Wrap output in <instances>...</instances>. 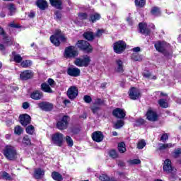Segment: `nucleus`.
<instances>
[{
	"label": "nucleus",
	"instance_id": "nucleus-1",
	"mask_svg": "<svg viewBox=\"0 0 181 181\" xmlns=\"http://www.w3.org/2000/svg\"><path fill=\"white\" fill-rule=\"evenodd\" d=\"M76 46L81 52L86 53V54H90L93 53L94 48L93 45L88 42V41L84 40H79L76 42Z\"/></svg>",
	"mask_w": 181,
	"mask_h": 181
},
{
	"label": "nucleus",
	"instance_id": "nucleus-2",
	"mask_svg": "<svg viewBox=\"0 0 181 181\" xmlns=\"http://www.w3.org/2000/svg\"><path fill=\"white\" fill-rule=\"evenodd\" d=\"M154 47L157 52L162 53L165 57H169L170 56V53L166 49V47H168V42L165 41H157L154 44Z\"/></svg>",
	"mask_w": 181,
	"mask_h": 181
},
{
	"label": "nucleus",
	"instance_id": "nucleus-3",
	"mask_svg": "<svg viewBox=\"0 0 181 181\" xmlns=\"http://www.w3.org/2000/svg\"><path fill=\"white\" fill-rule=\"evenodd\" d=\"M3 153L5 158L8 160H15L16 156H18V151H16L15 147L12 146H6Z\"/></svg>",
	"mask_w": 181,
	"mask_h": 181
},
{
	"label": "nucleus",
	"instance_id": "nucleus-4",
	"mask_svg": "<svg viewBox=\"0 0 181 181\" xmlns=\"http://www.w3.org/2000/svg\"><path fill=\"white\" fill-rule=\"evenodd\" d=\"M127 50V42L122 40H119L113 43V52L116 54H122Z\"/></svg>",
	"mask_w": 181,
	"mask_h": 181
},
{
	"label": "nucleus",
	"instance_id": "nucleus-5",
	"mask_svg": "<svg viewBox=\"0 0 181 181\" xmlns=\"http://www.w3.org/2000/svg\"><path fill=\"white\" fill-rule=\"evenodd\" d=\"M76 47L70 45L66 47L64 52L65 59H76L78 56V50L75 49Z\"/></svg>",
	"mask_w": 181,
	"mask_h": 181
},
{
	"label": "nucleus",
	"instance_id": "nucleus-6",
	"mask_svg": "<svg viewBox=\"0 0 181 181\" xmlns=\"http://www.w3.org/2000/svg\"><path fill=\"white\" fill-rule=\"evenodd\" d=\"M51 141L56 146L62 148L63 143L64 142V135L60 132H56L51 136Z\"/></svg>",
	"mask_w": 181,
	"mask_h": 181
},
{
	"label": "nucleus",
	"instance_id": "nucleus-7",
	"mask_svg": "<svg viewBox=\"0 0 181 181\" xmlns=\"http://www.w3.org/2000/svg\"><path fill=\"white\" fill-rule=\"evenodd\" d=\"M69 121H70V117L69 115H64L61 119L57 121L56 128L59 131H64L69 128Z\"/></svg>",
	"mask_w": 181,
	"mask_h": 181
},
{
	"label": "nucleus",
	"instance_id": "nucleus-8",
	"mask_svg": "<svg viewBox=\"0 0 181 181\" xmlns=\"http://www.w3.org/2000/svg\"><path fill=\"white\" fill-rule=\"evenodd\" d=\"M74 63L78 67H88L91 58L88 55H83V58H76Z\"/></svg>",
	"mask_w": 181,
	"mask_h": 181
},
{
	"label": "nucleus",
	"instance_id": "nucleus-9",
	"mask_svg": "<svg viewBox=\"0 0 181 181\" xmlns=\"http://www.w3.org/2000/svg\"><path fill=\"white\" fill-rule=\"evenodd\" d=\"M128 94L130 100H139V98L142 97L141 90H139V89L136 88V87H132L129 90Z\"/></svg>",
	"mask_w": 181,
	"mask_h": 181
},
{
	"label": "nucleus",
	"instance_id": "nucleus-10",
	"mask_svg": "<svg viewBox=\"0 0 181 181\" xmlns=\"http://www.w3.org/2000/svg\"><path fill=\"white\" fill-rule=\"evenodd\" d=\"M112 114L115 118L117 119H124L127 117V112L125 110L119 107L114 109L112 112Z\"/></svg>",
	"mask_w": 181,
	"mask_h": 181
},
{
	"label": "nucleus",
	"instance_id": "nucleus-11",
	"mask_svg": "<svg viewBox=\"0 0 181 181\" xmlns=\"http://www.w3.org/2000/svg\"><path fill=\"white\" fill-rule=\"evenodd\" d=\"M146 119L148 121H151L152 122H156L159 119V115L158 113L152 110V108H148L146 114Z\"/></svg>",
	"mask_w": 181,
	"mask_h": 181
},
{
	"label": "nucleus",
	"instance_id": "nucleus-12",
	"mask_svg": "<svg viewBox=\"0 0 181 181\" xmlns=\"http://www.w3.org/2000/svg\"><path fill=\"white\" fill-rule=\"evenodd\" d=\"M35 76V72L32 70H24L20 74V78L23 81H28L32 80Z\"/></svg>",
	"mask_w": 181,
	"mask_h": 181
},
{
	"label": "nucleus",
	"instance_id": "nucleus-13",
	"mask_svg": "<svg viewBox=\"0 0 181 181\" xmlns=\"http://www.w3.org/2000/svg\"><path fill=\"white\" fill-rule=\"evenodd\" d=\"M66 95L69 100L73 101L78 95V89L76 86H71L66 91Z\"/></svg>",
	"mask_w": 181,
	"mask_h": 181
},
{
	"label": "nucleus",
	"instance_id": "nucleus-14",
	"mask_svg": "<svg viewBox=\"0 0 181 181\" xmlns=\"http://www.w3.org/2000/svg\"><path fill=\"white\" fill-rule=\"evenodd\" d=\"M20 124L23 127H28L30 122H32V117L28 114H22L19 116Z\"/></svg>",
	"mask_w": 181,
	"mask_h": 181
},
{
	"label": "nucleus",
	"instance_id": "nucleus-15",
	"mask_svg": "<svg viewBox=\"0 0 181 181\" xmlns=\"http://www.w3.org/2000/svg\"><path fill=\"white\" fill-rule=\"evenodd\" d=\"M139 33H141V35H145V36H149L152 31L151 30V28H148V25H146V23H139Z\"/></svg>",
	"mask_w": 181,
	"mask_h": 181
},
{
	"label": "nucleus",
	"instance_id": "nucleus-16",
	"mask_svg": "<svg viewBox=\"0 0 181 181\" xmlns=\"http://www.w3.org/2000/svg\"><path fill=\"white\" fill-rule=\"evenodd\" d=\"M91 138L94 142H103L104 141V134L101 131H95L92 133Z\"/></svg>",
	"mask_w": 181,
	"mask_h": 181
},
{
	"label": "nucleus",
	"instance_id": "nucleus-17",
	"mask_svg": "<svg viewBox=\"0 0 181 181\" xmlns=\"http://www.w3.org/2000/svg\"><path fill=\"white\" fill-rule=\"evenodd\" d=\"M38 107L42 110V111H46L47 112L52 111L54 108L53 103L49 102H41L38 103Z\"/></svg>",
	"mask_w": 181,
	"mask_h": 181
},
{
	"label": "nucleus",
	"instance_id": "nucleus-18",
	"mask_svg": "<svg viewBox=\"0 0 181 181\" xmlns=\"http://www.w3.org/2000/svg\"><path fill=\"white\" fill-rule=\"evenodd\" d=\"M163 169L164 172H166L167 173H172V171L175 168L172 166V160H170V159L167 158L165 160Z\"/></svg>",
	"mask_w": 181,
	"mask_h": 181
},
{
	"label": "nucleus",
	"instance_id": "nucleus-19",
	"mask_svg": "<svg viewBox=\"0 0 181 181\" xmlns=\"http://www.w3.org/2000/svg\"><path fill=\"white\" fill-rule=\"evenodd\" d=\"M30 97L35 101H39V100H42L44 97L43 92L40 90H35L30 93Z\"/></svg>",
	"mask_w": 181,
	"mask_h": 181
},
{
	"label": "nucleus",
	"instance_id": "nucleus-20",
	"mask_svg": "<svg viewBox=\"0 0 181 181\" xmlns=\"http://www.w3.org/2000/svg\"><path fill=\"white\" fill-rule=\"evenodd\" d=\"M66 73L71 77H78L80 76V69L77 67H69Z\"/></svg>",
	"mask_w": 181,
	"mask_h": 181
},
{
	"label": "nucleus",
	"instance_id": "nucleus-21",
	"mask_svg": "<svg viewBox=\"0 0 181 181\" xmlns=\"http://www.w3.org/2000/svg\"><path fill=\"white\" fill-rule=\"evenodd\" d=\"M51 6L62 11L63 9V1L62 0H49Z\"/></svg>",
	"mask_w": 181,
	"mask_h": 181
},
{
	"label": "nucleus",
	"instance_id": "nucleus-22",
	"mask_svg": "<svg viewBox=\"0 0 181 181\" xmlns=\"http://www.w3.org/2000/svg\"><path fill=\"white\" fill-rule=\"evenodd\" d=\"M83 37L88 42H93L95 39V35L93 31H86L83 34Z\"/></svg>",
	"mask_w": 181,
	"mask_h": 181
},
{
	"label": "nucleus",
	"instance_id": "nucleus-23",
	"mask_svg": "<svg viewBox=\"0 0 181 181\" xmlns=\"http://www.w3.org/2000/svg\"><path fill=\"white\" fill-rule=\"evenodd\" d=\"M35 4L40 11H45L49 7L46 0H37Z\"/></svg>",
	"mask_w": 181,
	"mask_h": 181
},
{
	"label": "nucleus",
	"instance_id": "nucleus-24",
	"mask_svg": "<svg viewBox=\"0 0 181 181\" xmlns=\"http://www.w3.org/2000/svg\"><path fill=\"white\" fill-rule=\"evenodd\" d=\"M34 177L35 179L40 180L43 179V176H45V171L42 170V168H35L34 170Z\"/></svg>",
	"mask_w": 181,
	"mask_h": 181
},
{
	"label": "nucleus",
	"instance_id": "nucleus-25",
	"mask_svg": "<svg viewBox=\"0 0 181 181\" xmlns=\"http://www.w3.org/2000/svg\"><path fill=\"white\" fill-rule=\"evenodd\" d=\"M116 73H124L125 69H124V62L121 59H116Z\"/></svg>",
	"mask_w": 181,
	"mask_h": 181
},
{
	"label": "nucleus",
	"instance_id": "nucleus-26",
	"mask_svg": "<svg viewBox=\"0 0 181 181\" xmlns=\"http://www.w3.org/2000/svg\"><path fill=\"white\" fill-rule=\"evenodd\" d=\"M100 19H101V14H100L98 13H93L90 14L88 21L91 23H95V22H97V21H100Z\"/></svg>",
	"mask_w": 181,
	"mask_h": 181
},
{
	"label": "nucleus",
	"instance_id": "nucleus-27",
	"mask_svg": "<svg viewBox=\"0 0 181 181\" xmlns=\"http://www.w3.org/2000/svg\"><path fill=\"white\" fill-rule=\"evenodd\" d=\"M49 40L51 43H52V45H54V46H55L56 47H59V46H60L62 43L60 42V40L59 39V37H56V35H51L49 37Z\"/></svg>",
	"mask_w": 181,
	"mask_h": 181
},
{
	"label": "nucleus",
	"instance_id": "nucleus-28",
	"mask_svg": "<svg viewBox=\"0 0 181 181\" xmlns=\"http://www.w3.org/2000/svg\"><path fill=\"white\" fill-rule=\"evenodd\" d=\"M51 177L53 179V180H55V181L63 180V175H62V174H60V173L57 171H53L51 174Z\"/></svg>",
	"mask_w": 181,
	"mask_h": 181
},
{
	"label": "nucleus",
	"instance_id": "nucleus-29",
	"mask_svg": "<svg viewBox=\"0 0 181 181\" xmlns=\"http://www.w3.org/2000/svg\"><path fill=\"white\" fill-rule=\"evenodd\" d=\"M7 9L9 11L8 15L10 16H13L15 12H16V6L13 4V3H10L7 4Z\"/></svg>",
	"mask_w": 181,
	"mask_h": 181
},
{
	"label": "nucleus",
	"instance_id": "nucleus-30",
	"mask_svg": "<svg viewBox=\"0 0 181 181\" xmlns=\"http://www.w3.org/2000/svg\"><path fill=\"white\" fill-rule=\"evenodd\" d=\"M41 90L42 91H44V93H53V90H52V88H50V86L46 83H42L41 84Z\"/></svg>",
	"mask_w": 181,
	"mask_h": 181
},
{
	"label": "nucleus",
	"instance_id": "nucleus-31",
	"mask_svg": "<svg viewBox=\"0 0 181 181\" xmlns=\"http://www.w3.org/2000/svg\"><path fill=\"white\" fill-rule=\"evenodd\" d=\"M22 144L25 146H32V140L30 139L28 135H25L23 137Z\"/></svg>",
	"mask_w": 181,
	"mask_h": 181
},
{
	"label": "nucleus",
	"instance_id": "nucleus-32",
	"mask_svg": "<svg viewBox=\"0 0 181 181\" xmlns=\"http://www.w3.org/2000/svg\"><path fill=\"white\" fill-rule=\"evenodd\" d=\"M150 13L153 16H160V8L158 6H153L151 8Z\"/></svg>",
	"mask_w": 181,
	"mask_h": 181
},
{
	"label": "nucleus",
	"instance_id": "nucleus-33",
	"mask_svg": "<svg viewBox=\"0 0 181 181\" xmlns=\"http://www.w3.org/2000/svg\"><path fill=\"white\" fill-rule=\"evenodd\" d=\"M117 148L120 153H125L127 151V147L125 146V143L124 141L118 144Z\"/></svg>",
	"mask_w": 181,
	"mask_h": 181
},
{
	"label": "nucleus",
	"instance_id": "nucleus-34",
	"mask_svg": "<svg viewBox=\"0 0 181 181\" xmlns=\"http://www.w3.org/2000/svg\"><path fill=\"white\" fill-rule=\"evenodd\" d=\"M81 131V128L78 126H72L70 128V132L73 134V135H78Z\"/></svg>",
	"mask_w": 181,
	"mask_h": 181
},
{
	"label": "nucleus",
	"instance_id": "nucleus-35",
	"mask_svg": "<svg viewBox=\"0 0 181 181\" xmlns=\"http://www.w3.org/2000/svg\"><path fill=\"white\" fill-rule=\"evenodd\" d=\"M108 155L112 159H117L119 158V155L118 154V152H117V150L115 149H111L108 151Z\"/></svg>",
	"mask_w": 181,
	"mask_h": 181
},
{
	"label": "nucleus",
	"instance_id": "nucleus-36",
	"mask_svg": "<svg viewBox=\"0 0 181 181\" xmlns=\"http://www.w3.org/2000/svg\"><path fill=\"white\" fill-rule=\"evenodd\" d=\"M21 66L23 67V69H28L32 66V61L25 59L21 63Z\"/></svg>",
	"mask_w": 181,
	"mask_h": 181
},
{
	"label": "nucleus",
	"instance_id": "nucleus-37",
	"mask_svg": "<svg viewBox=\"0 0 181 181\" xmlns=\"http://www.w3.org/2000/svg\"><path fill=\"white\" fill-rule=\"evenodd\" d=\"M158 105L161 108H168L169 107V103L166 102L165 99H160L158 100Z\"/></svg>",
	"mask_w": 181,
	"mask_h": 181
},
{
	"label": "nucleus",
	"instance_id": "nucleus-38",
	"mask_svg": "<svg viewBox=\"0 0 181 181\" xmlns=\"http://www.w3.org/2000/svg\"><path fill=\"white\" fill-rule=\"evenodd\" d=\"M125 125V122L122 119L117 120L116 123L115 124V129H119V128H122Z\"/></svg>",
	"mask_w": 181,
	"mask_h": 181
},
{
	"label": "nucleus",
	"instance_id": "nucleus-39",
	"mask_svg": "<svg viewBox=\"0 0 181 181\" xmlns=\"http://www.w3.org/2000/svg\"><path fill=\"white\" fill-rule=\"evenodd\" d=\"M135 6L138 8H144L146 4V0H135Z\"/></svg>",
	"mask_w": 181,
	"mask_h": 181
},
{
	"label": "nucleus",
	"instance_id": "nucleus-40",
	"mask_svg": "<svg viewBox=\"0 0 181 181\" xmlns=\"http://www.w3.org/2000/svg\"><path fill=\"white\" fill-rule=\"evenodd\" d=\"M3 40H4V44L7 45V46H12L13 45V42L9 37L6 36V35H4L3 36Z\"/></svg>",
	"mask_w": 181,
	"mask_h": 181
},
{
	"label": "nucleus",
	"instance_id": "nucleus-41",
	"mask_svg": "<svg viewBox=\"0 0 181 181\" xmlns=\"http://www.w3.org/2000/svg\"><path fill=\"white\" fill-rule=\"evenodd\" d=\"M25 132L29 134V135H33V133L35 132V127L32 124L28 126L25 129Z\"/></svg>",
	"mask_w": 181,
	"mask_h": 181
},
{
	"label": "nucleus",
	"instance_id": "nucleus-42",
	"mask_svg": "<svg viewBox=\"0 0 181 181\" xmlns=\"http://www.w3.org/2000/svg\"><path fill=\"white\" fill-rule=\"evenodd\" d=\"M65 139H66V142L68 146H69L70 148H71L73 146V145H74L73 139H71V137L70 136H66L65 137Z\"/></svg>",
	"mask_w": 181,
	"mask_h": 181
},
{
	"label": "nucleus",
	"instance_id": "nucleus-43",
	"mask_svg": "<svg viewBox=\"0 0 181 181\" xmlns=\"http://www.w3.org/2000/svg\"><path fill=\"white\" fill-rule=\"evenodd\" d=\"M131 59L134 62H140L141 56L139 55V54H138V52H134L132 54Z\"/></svg>",
	"mask_w": 181,
	"mask_h": 181
},
{
	"label": "nucleus",
	"instance_id": "nucleus-44",
	"mask_svg": "<svg viewBox=\"0 0 181 181\" xmlns=\"http://www.w3.org/2000/svg\"><path fill=\"white\" fill-rule=\"evenodd\" d=\"M94 105H105V100L98 98L95 100Z\"/></svg>",
	"mask_w": 181,
	"mask_h": 181
},
{
	"label": "nucleus",
	"instance_id": "nucleus-45",
	"mask_svg": "<svg viewBox=\"0 0 181 181\" xmlns=\"http://www.w3.org/2000/svg\"><path fill=\"white\" fill-rule=\"evenodd\" d=\"M146 123V121L142 118H139L135 122V127H141V125H144Z\"/></svg>",
	"mask_w": 181,
	"mask_h": 181
},
{
	"label": "nucleus",
	"instance_id": "nucleus-46",
	"mask_svg": "<svg viewBox=\"0 0 181 181\" xmlns=\"http://www.w3.org/2000/svg\"><path fill=\"white\" fill-rule=\"evenodd\" d=\"M180 155H181V148H180L175 149L173 153V157L174 158V159H177V158H179V156H180Z\"/></svg>",
	"mask_w": 181,
	"mask_h": 181
},
{
	"label": "nucleus",
	"instance_id": "nucleus-47",
	"mask_svg": "<svg viewBox=\"0 0 181 181\" xmlns=\"http://www.w3.org/2000/svg\"><path fill=\"white\" fill-rule=\"evenodd\" d=\"M22 132H23V129L21 126H16L14 128V133L16 135H22Z\"/></svg>",
	"mask_w": 181,
	"mask_h": 181
},
{
	"label": "nucleus",
	"instance_id": "nucleus-48",
	"mask_svg": "<svg viewBox=\"0 0 181 181\" xmlns=\"http://www.w3.org/2000/svg\"><path fill=\"white\" fill-rule=\"evenodd\" d=\"M22 60H23V58H22V56H21V54L13 55V61L16 63H22Z\"/></svg>",
	"mask_w": 181,
	"mask_h": 181
},
{
	"label": "nucleus",
	"instance_id": "nucleus-49",
	"mask_svg": "<svg viewBox=\"0 0 181 181\" xmlns=\"http://www.w3.org/2000/svg\"><path fill=\"white\" fill-rule=\"evenodd\" d=\"M78 16L81 21H86L88 18L87 13H78Z\"/></svg>",
	"mask_w": 181,
	"mask_h": 181
},
{
	"label": "nucleus",
	"instance_id": "nucleus-50",
	"mask_svg": "<svg viewBox=\"0 0 181 181\" xmlns=\"http://www.w3.org/2000/svg\"><path fill=\"white\" fill-rule=\"evenodd\" d=\"M146 146V143L145 142V140H141L137 144V148L138 149H144Z\"/></svg>",
	"mask_w": 181,
	"mask_h": 181
},
{
	"label": "nucleus",
	"instance_id": "nucleus-51",
	"mask_svg": "<svg viewBox=\"0 0 181 181\" xmlns=\"http://www.w3.org/2000/svg\"><path fill=\"white\" fill-rule=\"evenodd\" d=\"M83 101L86 104H90V103L93 102V98H91V96H90L88 95H86L83 96Z\"/></svg>",
	"mask_w": 181,
	"mask_h": 181
},
{
	"label": "nucleus",
	"instance_id": "nucleus-52",
	"mask_svg": "<svg viewBox=\"0 0 181 181\" xmlns=\"http://www.w3.org/2000/svg\"><path fill=\"white\" fill-rule=\"evenodd\" d=\"M127 163H129V165H140L141 160L139 159L129 160Z\"/></svg>",
	"mask_w": 181,
	"mask_h": 181
},
{
	"label": "nucleus",
	"instance_id": "nucleus-53",
	"mask_svg": "<svg viewBox=\"0 0 181 181\" xmlns=\"http://www.w3.org/2000/svg\"><path fill=\"white\" fill-rule=\"evenodd\" d=\"M99 180L100 181H110V177L106 174H102L101 175H100Z\"/></svg>",
	"mask_w": 181,
	"mask_h": 181
},
{
	"label": "nucleus",
	"instance_id": "nucleus-54",
	"mask_svg": "<svg viewBox=\"0 0 181 181\" xmlns=\"http://www.w3.org/2000/svg\"><path fill=\"white\" fill-rule=\"evenodd\" d=\"M169 139V136L168 135V133H164L161 135L160 141H162V142H166Z\"/></svg>",
	"mask_w": 181,
	"mask_h": 181
},
{
	"label": "nucleus",
	"instance_id": "nucleus-55",
	"mask_svg": "<svg viewBox=\"0 0 181 181\" xmlns=\"http://www.w3.org/2000/svg\"><path fill=\"white\" fill-rule=\"evenodd\" d=\"M142 75L144 78H151V76H152V74H151V71L145 70Z\"/></svg>",
	"mask_w": 181,
	"mask_h": 181
},
{
	"label": "nucleus",
	"instance_id": "nucleus-56",
	"mask_svg": "<svg viewBox=\"0 0 181 181\" xmlns=\"http://www.w3.org/2000/svg\"><path fill=\"white\" fill-rule=\"evenodd\" d=\"M2 177L3 179H6V180H11V175H9V173L6 171L3 172Z\"/></svg>",
	"mask_w": 181,
	"mask_h": 181
},
{
	"label": "nucleus",
	"instance_id": "nucleus-57",
	"mask_svg": "<svg viewBox=\"0 0 181 181\" xmlns=\"http://www.w3.org/2000/svg\"><path fill=\"white\" fill-rule=\"evenodd\" d=\"M177 179V175L176 173H171L169 176V180L171 181H175Z\"/></svg>",
	"mask_w": 181,
	"mask_h": 181
},
{
	"label": "nucleus",
	"instance_id": "nucleus-58",
	"mask_svg": "<svg viewBox=\"0 0 181 181\" xmlns=\"http://www.w3.org/2000/svg\"><path fill=\"white\" fill-rule=\"evenodd\" d=\"M47 83L49 84L48 86H50V87H54V86H56V82L54 81V80H53V78H48Z\"/></svg>",
	"mask_w": 181,
	"mask_h": 181
},
{
	"label": "nucleus",
	"instance_id": "nucleus-59",
	"mask_svg": "<svg viewBox=\"0 0 181 181\" xmlns=\"http://www.w3.org/2000/svg\"><path fill=\"white\" fill-rule=\"evenodd\" d=\"M90 110L93 114H97V112H98V111L101 110V107L98 106H93V107L90 108Z\"/></svg>",
	"mask_w": 181,
	"mask_h": 181
},
{
	"label": "nucleus",
	"instance_id": "nucleus-60",
	"mask_svg": "<svg viewBox=\"0 0 181 181\" xmlns=\"http://www.w3.org/2000/svg\"><path fill=\"white\" fill-rule=\"evenodd\" d=\"M8 26L10 28H14L16 29H21V28H22V26L19 24H15V23H11L10 24H8Z\"/></svg>",
	"mask_w": 181,
	"mask_h": 181
},
{
	"label": "nucleus",
	"instance_id": "nucleus-61",
	"mask_svg": "<svg viewBox=\"0 0 181 181\" xmlns=\"http://www.w3.org/2000/svg\"><path fill=\"white\" fill-rule=\"evenodd\" d=\"M62 30L61 29H57L55 30V33L54 35H52V36H55L57 37H60V36H62Z\"/></svg>",
	"mask_w": 181,
	"mask_h": 181
},
{
	"label": "nucleus",
	"instance_id": "nucleus-62",
	"mask_svg": "<svg viewBox=\"0 0 181 181\" xmlns=\"http://www.w3.org/2000/svg\"><path fill=\"white\" fill-rule=\"evenodd\" d=\"M104 32V30H100L98 29L96 32V33L95 34V37H101V36L103 35V33Z\"/></svg>",
	"mask_w": 181,
	"mask_h": 181
},
{
	"label": "nucleus",
	"instance_id": "nucleus-63",
	"mask_svg": "<svg viewBox=\"0 0 181 181\" xmlns=\"http://www.w3.org/2000/svg\"><path fill=\"white\" fill-rule=\"evenodd\" d=\"M117 165L120 168H125V166H127V164L122 160H118Z\"/></svg>",
	"mask_w": 181,
	"mask_h": 181
},
{
	"label": "nucleus",
	"instance_id": "nucleus-64",
	"mask_svg": "<svg viewBox=\"0 0 181 181\" xmlns=\"http://www.w3.org/2000/svg\"><path fill=\"white\" fill-rule=\"evenodd\" d=\"M54 15L57 19H62V12L59 11H56Z\"/></svg>",
	"mask_w": 181,
	"mask_h": 181
}]
</instances>
